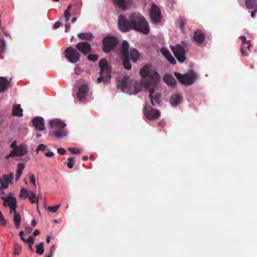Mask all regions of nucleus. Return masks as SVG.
I'll use <instances>...</instances> for the list:
<instances>
[{"label": "nucleus", "instance_id": "14", "mask_svg": "<svg viewBox=\"0 0 257 257\" xmlns=\"http://www.w3.org/2000/svg\"><path fill=\"white\" fill-rule=\"evenodd\" d=\"M1 199L4 200V206L10 207L13 205L17 204V202L16 198L13 196L12 193H9L7 197L2 196Z\"/></svg>", "mask_w": 257, "mask_h": 257}, {"label": "nucleus", "instance_id": "10", "mask_svg": "<svg viewBox=\"0 0 257 257\" xmlns=\"http://www.w3.org/2000/svg\"><path fill=\"white\" fill-rule=\"evenodd\" d=\"M170 49L180 63H182L185 60V52L182 46L180 45L175 46H170Z\"/></svg>", "mask_w": 257, "mask_h": 257}, {"label": "nucleus", "instance_id": "32", "mask_svg": "<svg viewBox=\"0 0 257 257\" xmlns=\"http://www.w3.org/2000/svg\"><path fill=\"white\" fill-rule=\"evenodd\" d=\"M72 7H73L72 5H69L67 7L65 11L64 12V16L66 22H67L69 20V18L70 17V12L71 11Z\"/></svg>", "mask_w": 257, "mask_h": 257}, {"label": "nucleus", "instance_id": "63", "mask_svg": "<svg viewBox=\"0 0 257 257\" xmlns=\"http://www.w3.org/2000/svg\"><path fill=\"white\" fill-rule=\"evenodd\" d=\"M21 239L24 242H26L27 240L23 236L22 237H21Z\"/></svg>", "mask_w": 257, "mask_h": 257}, {"label": "nucleus", "instance_id": "13", "mask_svg": "<svg viewBox=\"0 0 257 257\" xmlns=\"http://www.w3.org/2000/svg\"><path fill=\"white\" fill-rule=\"evenodd\" d=\"M76 48L84 55H86L91 50V45L86 42H81L78 43L76 45Z\"/></svg>", "mask_w": 257, "mask_h": 257}, {"label": "nucleus", "instance_id": "21", "mask_svg": "<svg viewBox=\"0 0 257 257\" xmlns=\"http://www.w3.org/2000/svg\"><path fill=\"white\" fill-rule=\"evenodd\" d=\"M115 6L119 8L125 10L126 9V4L131 2V0H113Z\"/></svg>", "mask_w": 257, "mask_h": 257}, {"label": "nucleus", "instance_id": "41", "mask_svg": "<svg viewBox=\"0 0 257 257\" xmlns=\"http://www.w3.org/2000/svg\"><path fill=\"white\" fill-rule=\"evenodd\" d=\"M68 150L71 152L73 154H80L81 151L75 148H69Z\"/></svg>", "mask_w": 257, "mask_h": 257}, {"label": "nucleus", "instance_id": "50", "mask_svg": "<svg viewBox=\"0 0 257 257\" xmlns=\"http://www.w3.org/2000/svg\"><path fill=\"white\" fill-rule=\"evenodd\" d=\"M61 23L59 22H56L53 26V29H56L60 27Z\"/></svg>", "mask_w": 257, "mask_h": 257}, {"label": "nucleus", "instance_id": "42", "mask_svg": "<svg viewBox=\"0 0 257 257\" xmlns=\"http://www.w3.org/2000/svg\"><path fill=\"white\" fill-rule=\"evenodd\" d=\"M7 224V221L6 219L4 218L2 212L0 211V224L3 225H6Z\"/></svg>", "mask_w": 257, "mask_h": 257}, {"label": "nucleus", "instance_id": "1", "mask_svg": "<svg viewBox=\"0 0 257 257\" xmlns=\"http://www.w3.org/2000/svg\"><path fill=\"white\" fill-rule=\"evenodd\" d=\"M118 25L120 31L122 33L128 32L131 30H134L145 35H147L150 32L149 23L144 16L137 12L130 14L128 19L123 15H120Z\"/></svg>", "mask_w": 257, "mask_h": 257}, {"label": "nucleus", "instance_id": "44", "mask_svg": "<svg viewBox=\"0 0 257 257\" xmlns=\"http://www.w3.org/2000/svg\"><path fill=\"white\" fill-rule=\"evenodd\" d=\"M241 39L242 40V43H244V45H246L247 47H250L249 42H246V38L244 36H241Z\"/></svg>", "mask_w": 257, "mask_h": 257}, {"label": "nucleus", "instance_id": "34", "mask_svg": "<svg viewBox=\"0 0 257 257\" xmlns=\"http://www.w3.org/2000/svg\"><path fill=\"white\" fill-rule=\"evenodd\" d=\"M14 253L15 255H18L20 254L22 250L21 246L18 243L15 242L14 244Z\"/></svg>", "mask_w": 257, "mask_h": 257}, {"label": "nucleus", "instance_id": "36", "mask_svg": "<svg viewBox=\"0 0 257 257\" xmlns=\"http://www.w3.org/2000/svg\"><path fill=\"white\" fill-rule=\"evenodd\" d=\"M29 194L30 192L28 193L27 190L24 188H22L20 191V197L21 198H26L29 196Z\"/></svg>", "mask_w": 257, "mask_h": 257}, {"label": "nucleus", "instance_id": "54", "mask_svg": "<svg viewBox=\"0 0 257 257\" xmlns=\"http://www.w3.org/2000/svg\"><path fill=\"white\" fill-rule=\"evenodd\" d=\"M254 11H252L251 13V17L253 18H255V14L257 12V8L256 9H253Z\"/></svg>", "mask_w": 257, "mask_h": 257}, {"label": "nucleus", "instance_id": "6", "mask_svg": "<svg viewBox=\"0 0 257 257\" xmlns=\"http://www.w3.org/2000/svg\"><path fill=\"white\" fill-rule=\"evenodd\" d=\"M174 75L181 83L185 85L193 84L197 78V75L194 72L184 74H181L179 72H175Z\"/></svg>", "mask_w": 257, "mask_h": 257}, {"label": "nucleus", "instance_id": "25", "mask_svg": "<svg viewBox=\"0 0 257 257\" xmlns=\"http://www.w3.org/2000/svg\"><path fill=\"white\" fill-rule=\"evenodd\" d=\"M128 43L126 41L123 40L121 44V53L122 56L128 55Z\"/></svg>", "mask_w": 257, "mask_h": 257}, {"label": "nucleus", "instance_id": "64", "mask_svg": "<svg viewBox=\"0 0 257 257\" xmlns=\"http://www.w3.org/2000/svg\"><path fill=\"white\" fill-rule=\"evenodd\" d=\"M77 20V18L76 17H74L72 19V23H74L76 22V21Z\"/></svg>", "mask_w": 257, "mask_h": 257}, {"label": "nucleus", "instance_id": "3", "mask_svg": "<svg viewBox=\"0 0 257 257\" xmlns=\"http://www.w3.org/2000/svg\"><path fill=\"white\" fill-rule=\"evenodd\" d=\"M117 87L122 91L130 94H137L140 92L142 89L140 84L130 80L128 76H124L117 84Z\"/></svg>", "mask_w": 257, "mask_h": 257}, {"label": "nucleus", "instance_id": "16", "mask_svg": "<svg viewBox=\"0 0 257 257\" xmlns=\"http://www.w3.org/2000/svg\"><path fill=\"white\" fill-rule=\"evenodd\" d=\"M34 126L37 131H43L45 130V122L44 119L39 116H37L32 119Z\"/></svg>", "mask_w": 257, "mask_h": 257}, {"label": "nucleus", "instance_id": "29", "mask_svg": "<svg viewBox=\"0 0 257 257\" xmlns=\"http://www.w3.org/2000/svg\"><path fill=\"white\" fill-rule=\"evenodd\" d=\"M245 6L248 9H257V0H245Z\"/></svg>", "mask_w": 257, "mask_h": 257}, {"label": "nucleus", "instance_id": "31", "mask_svg": "<svg viewBox=\"0 0 257 257\" xmlns=\"http://www.w3.org/2000/svg\"><path fill=\"white\" fill-rule=\"evenodd\" d=\"M21 221V216L19 213L15 214L14 215V223L17 228H19L20 226Z\"/></svg>", "mask_w": 257, "mask_h": 257}, {"label": "nucleus", "instance_id": "2", "mask_svg": "<svg viewBox=\"0 0 257 257\" xmlns=\"http://www.w3.org/2000/svg\"><path fill=\"white\" fill-rule=\"evenodd\" d=\"M141 76L143 79L142 83L145 89L150 92L149 97L152 105H159L161 102V95L159 93L153 94L155 92L154 88L160 80V77L155 70L150 66H145L141 70Z\"/></svg>", "mask_w": 257, "mask_h": 257}, {"label": "nucleus", "instance_id": "58", "mask_svg": "<svg viewBox=\"0 0 257 257\" xmlns=\"http://www.w3.org/2000/svg\"><path fill=\"white\" fill-rule=\"evenodd\" d=\"M31 224L33 226H35L36 225V221L35 219H33L31 221Z\"/></svg>", "mask_w": 257, "mask_h": 257}, {"label": "nucleus", "instance_id": "49", "mask_svg": "<svg viewBox=\"0 0 257 257\" xmlns=\"http://www.w3.org/2000/svg\"><path fill=\"white\" fill-rule=\"evenodd\" d=\"M241 53L242 55L247 56L248 55V54L247 53L246 50H245V48L243 47H241L240 49Z\"/></svg>", "mask_w": 257, "mask_h": 257}, {"label": "nucleus", "instance_id": "38", "mask_svg": "<svg viewBox=\"0 0 257 257\" xmlns=\"http://www.w3.org/2000/svg\"><path fill=\"white\" fill-rule=\"evenodd\" d=\"M178 27L181 30L184 29V26L185 25V21L183 19H180L177 20Z\"/></svg>", "mask_w": 257, "mask_h": 257}, {"label": "nucleus", "instance_id": "8", "mask_svg": "<svg viewBox=\"0 0 257 257\" xmlns=\"http://www.w3.org/2000/svg\"><path fill=\"white\" fill-rule=\"evenodd\" d=\"M144 112L145 117L149 120L157 119L161 116L159 110L154 109L151 106L147 103L146 104L144 107Z\"/></svg>", "mask_w": 257, "mask_h": 257}, {"label": "nucleus", "instance_id": "28", "mask_svg": "<svg viewBox=\"0 0 257 257\" xmlns=\"http://www.w3.org/2000/svg\"><path fill=\"white\" fill-rule=\"evenodd\" d=\"M123 57L122 65L126 70H130L132 68V65L130 62L129 55L122 56Z\"/></svg>", "mask_w": 257, "mask_h": 257}, {"label": "nucleus", "instance_id": "59", "mask_svg": "<svg viewBox=\"0 0 257 257\" xmlns=\"http://www.w3.org/2000/svg\"><path fill=\"white\" fill-rule=\"evenodd\" d=\"M33 229L31 227H27V231L29 233H30L32 231Z\"/></svg>", "mask_w": 257, "mask_h": 257}, {"label": "nucleus", "instance_id": "62", "mask_svg": "<svg viewBox=\"0 0 257 257\" xmlns=\"http://www.w3.org/2000/svg\"><path fill=\"white\" fill-rule=\"evenodd\" d=\"M88 159V156H84L83 157V161H86Z\"/></svg>", "mask_w": 257, "mask_h": 257}, {"label": "nucleus", "instance_id": "4", "mask_svg": "<svg viewBox=\"0 0 257 257\" xmlns=\"http://www.w3.org/2000/svg\"><path fill=\"white\" fill-rule=\"evenodd\" d=\"M99 66L100 71L99 77L97 78L98 83H107L109 82L111 78V71L106 59L105 58L101 59L99 62Z\"/></svg>", "mask_w": 257, "mask_h": 257}, {"label": "nucleus", "instance_id": "45", "mask_svg": "<svg viewBox=\"0 0 257 257\" xmlns=\"http://www.w3.org/2000/svg\"><path fill=\"white\" fill-rule=\"evenodd\" d=\"M30 181L31 183L33 184V185L36 187V182H35V178L34 177V175L33 174L30 175Z\"/></svg>", "mask_w": 257, "mask_h": 257}, {"label": "nucleus", "instance_id": "18", "mask_svg": "<svg viewBox=\"0 0 257 257\" xmlns=\"http://www.w3.org/2000/svg\"><path fill=\"white\" fill-rule=\"evenodd\" d=\"M194 39L198 45L202 44L205 40L204 33L200 30L196 31L194 33Z\"/></svg>", "mask_w": 257, "mask_h": 257}, {"label": "nucleus", "instance_id": "48", "mask_svg": "<svg viewBox=\"0 0 257 257\" xmlns=\"http://www.w3.org/2000/svg\"><path fill=\"white\" fill-rule=\"evenodd\" d=\"M15 155L14 153L11 151L9 154L6 156L5 158L6 159H9L11 157H15Z\"/></svg>", "mask_w": 257, "mask_h": 257}, {"label": "nucleus", "instance_id": "30", "mask_svg": "<svg viewBox=\"0 0 257 257\" xmlns=\"http://www.w3.org/2000/svg\"><path fill=\"white\" fill-rule=\"evenodd\" d=\"M25 168V165L23 163H19L17 166V170L16 173V180H18L21 177L23 170Z\"/></svg>", "mask_w": 257, "mask_h": 257}, {"label": "nucleus", "instance_id": "47", "mask_svg": "<svg viewBox=\"0 0 257 257\" xmlns=\"http://www.w3.org/2000/svg\"><path fill=\"white\" fill-rule=\"evenodd\" d=\"M19 146H17L16 142H13L11 145V148L12 149V150H15Z\"/></svg>", "mask_w": 257, "mask_h": 257}, {"label": "nucleus", "instance_id": "23", "mask_svg": "<svg viewBox=\"0 0 257 257\" xmlns=\"http://www.w3.org/2000/svg\"><path fill=\"white\" fill-rule=\"evenodd\" d=\"M131 59L134 62H137L140 57L139 51L136 49H133L131 50L130 54Z\"/></svg>", "mask_w": 257, "mask_h": 257}, {"label": "nucleus", "instance_id": "5", "mask_svg": "<svg viewBox=\"0 0 257 257\" xmlns=\"http://www.w3.org/2000/svg\"><path fill=\"white\" fill-rule=\"evenodd\" d=\"M50 125L52 128H57L56 130L50 131V134L58 139H61L67 135V131L64 128L65 124L59 120L56 119L50 122Z\"/></svg>", "mask_w": 257, "mask_h": 257}, {"label": "nucleus", "instance_id": "15", "mask_svg": "<svg viewBox=\"0 0 257 257\" xmlns=\"http://www.w3.org/2000/svg\"><path fill=\"white\" fill-rule=\"evenodd\" d=\"M11 78L10 80L5 77H0V93L5 92L9 88L12 87Z\"/></svg>", "mask_w": 257, "mask_h": 257}, {"label": "nucleus", "instance_id": "55", "mask_svg": "<svg viewBox=\"0 0 257 257\" xmlns=\"http://www.w3.org/2000/svg\"><path fill=\"white\" fill-rule=\"evenodd\" d=\"M40 231H39V230L36 229V230H35L34 231V232H33V235H34V236H37V235H39V234H40Z\"/></svg>", "mask_w": 257, "mask_h": 257}, {"label": "nucleus", "instance_id": "26", "mask_svg": "<svg viewBox=\"0 0 257 257\" xmlns=\"http://www.w3.org/2000/svg\"><path fill=\"white\" fill-rule=\"evenodd\" d=\"M78 37L83 40H91L94 38V36L91 33H81L78 34Z\"/></svg>", "mask_w": 257, "mask_h": 257}, {"label": "nucleus", "instance_id": "20", "mask_svg": "<svg viewBox=\"0 0 257 257\" xmlns=\"http://www.w3.org/2000/svg\"><path fill=\"white\" fill-rule=\"evenodd\" d=\"M15 154V157H22L27 153V148L23 146H19L15 150H12Z\"/></svg>", "mask_w": 257, "mask_h": 257}, {"label": "nucleus", "instance_id": "19", "mask_svg": "<svg viewBox=\"0 0 257 257\" xmlns=\"http://www.w3.org/2000/svg\"><path fill=\"white\" fill-rule=\"evenodd\" d=\"M161 52L171 64L175 65L176 63V61L170 53L169 51L165 48H162Z\"/></svg>", "mask_w": 257, "mask_h": 257}, {"label": "nucleus", "instance_id": "33", "mask_svg": "<svg viewBox=\"0 0 257 257\" xmlns=\"http://www.w3.org/2000/svg\"><path fill=\"white\" fill-rule=\"evenodd\" d=\"M36 252L37 254H38L39 255H42L44 253V243L43 242L36 245Z\"/></svg>", "mask_w": 257, "mask_h": 257}, {"label": "nucleus", "instance_id": "56", "mask_svg": "<svg viewBox=\"0 0 257 257\" xmlns=\"http://www.w3.org/2000/svg\"><path fill=\"white\" fill-rule=\"evenodd\" d=\"M65 32H68L70 29V25L66 24V25H65Z\"/></svg>", "mask_w": 257, "mask_h": 257}, {"label": "nucleus", "instance_id": "17", "mask_svg": "<svg viewBox=\"0 0 257 257\" xmlns=\"http://www.w3.org/2000/svg\"><path fill=\"white\" fill-rule=\"evenodd\" d=\"M88 90L89 88L87 85L83 84L80 86L77 94L78 99L81 101L84 100Z\"/></svg>", "mask_w": 257, "mask_h": 257}, {"label": "nucleus", "instance_id": "37", "mask_svg": "<svg viewBox=\"0 0 257 257\" xmlns=\"http://www.w3.org/2000/svg\"><path fill=\"white\" fill-rule=\"evenodd\" d=\"M60 206L61 205L59 204L54 206H48L47 208L50 212L52 213H55L57 211L58 208L60 207Z\"/></svg>", "mask_w": 257, "mask_h": 257}, {"label": "nucleus", "instance_id": "9", "mask_svg": "<svg viewBox=\"0 0 257 257\" xmlns=\"http://www.w3.org/2000/svg\"><path fill=\"white\" fill-rule=\"evenodd\" d=\"M66 58L71 63H76L79 61L80 55L74 48L69 47L64 51Z\"/></svg>", "mask_w": 257, "mask_h": 257}, {"label": "nucleus", "instance_id": "7", "mask_svg": "<svg viewBox=\"0 0 257 257\" xmlns=\"http://www.w3.org/2000/svg\"><path fill=\"white\" fill-rule=\"evenodd\" d=\"M118 43V41L116 37L108 35L102 41L103 51L108 53L115 48Z\"/></svg>", "mask_w": 257, "mask_h": 257}, {"label": "nucleus", "instance_id": "12", "mask_svg": "<svg viewBox=\"0 0 257 257\" xmlns=\"http://www.w3.org/2000/svg\"><path fill=\"white\" fill-rule=\"evenodd\" d=\"M14 178L13 173H10L8 175H3L0 177V190H3L4 189L8 188L9 184L12 183V180Z\"/></svg>", "mask_w": 257, "mask_h": 257}, {"label": "nucleus", "instance_id": "61", "mask_svg": "<svg viewBox=\"0 0 257 257\" xmlns=\"http://www.w3.org/2000/svg\"><path fill=\"white\" fill-rule=\"evenodd\" d=\"M68 160L69 162H74L73 159L71 157L68 158Z\"/></svg>", "mask_w": 257, "mask_h": 257}, {"label": "nucleus", "instance_id": "39", "mask_svg": "<svg viewBox=\"0 0 257 257\" xmlns=\"http://www.w3.org/2000/svg\"><path fill=\"white\" fill-rule=\"evenodd\" d=\"M98 55L96 54L92 55V54H89L87 56V59L89 61H91L93 62H95L98 59Z\"/></svg>", "mask_w": 257, "mask_h": 257}, {"label": "nucleus", "instance_id": "53", "mask_svg": "<svg viewBox=\"0 0 257 257\" xmlns=\"http://www.w3.org/2000/svg\"><path fill=\"white\" fill-rule=\"evenodd\" d=\"M67 166L70 169H71L73 167L74 165V162H68L67 164Z\"/></svg>", "mask_w": 257, "mask_h": 257}, {"label": "nucleus", "instance_id": "43", "mask_svg": "<svg viewBox=\"0 0 257 257\" xmlns=\"http://www.w3.org/2000/svg\"><path fill=\"white\" fill-rule=\"evenodd\" d=\"M17 207V204H15V205H12V206H11L10 208L11 209V211H10V213H14V215L15 214H18V213L16 211V208Z\"/></svg>", "mask_w": 257, "mask_h": 257}, {"label": "nucleus", "instance_id": "57", "mask_svg": "<svg viewBox=\"0 0 257 257\" xmlns=\"http://www.w3.org/2000/svg\"><path fill=\"white\" fill-rule=\"evenodd\" d=\"M54 250H55V246H54V245H53L50 247V253H53V252L54 251Z\"/></svg>", "mask_w": 257, "mask_h": 257}, {"label": "nucleus", "instance_id": "24", "mask_svg": "<svg viewBox=\"0 0 257 257\" xmlns=\"http://www.w3.org/2000/svg\"><path fill=\"white\" fill-rule=\"evenodd\" d=\"M164 81L169 85L174 86L176 83L175 79L170 74H166L163 77Z\"/></svg>", "mask_w": 257, "mask_h": 257}, {"label": "nucleus", "instance_id": "51", "mask_svg": "<svg viewBox=\"0 0 257 257\" xmlns=\"http://www.w3.org/2000/svg\"><path fill=\"white\" fill-rule=\"evenodd\" d=\"M27 240V241L26 242H29L31 244H33L34 243V239L33 238V237L32 236H30L28 239H26Z\"/></svg>", "mask_w": 257, "mask_h": 257}, {"label": "nucleus", "instance_id": "60", "mask_svg": "<svg viewBox=\"0 0 257 257\" xmlns=\"http://www.w3.org/2000/svg\"><path fill=\"white\" fill-rule=\"evenodd\" d=\"M46 241L47 243H49L50 241V236L48 235L46 237Z\"/></svg>", "mask_w": 257, "mask_h": 257}, {"label": "nucleus", "instance_id": "52", "mask_svg": "<svg viewBox=\"0 0 257 257\" xmlns=\"http://www.w3.org/2000/svg\"><path fill=\"white\" fill-rule=\"evenodd\" d=\"M45 155H46V156H47L48 157H52L54 155V154L53 152H46L45 153Z\"/></svg>", "mask_w": 257, "mask_h": 257}, {"label": "nucleus", "instance_id": "35", "mask_svg": "<svg viewBox=\"0 0 257 257\" xmlns=\"http://www.w3.org/2000/svg\"><path fill=\"white\" fill-rule=\"evenodd\" d=\"M28 198H29V200H30L32 203H37V204H38V198L36 197L34 192H30V194L29 196H28Z\"/></svg>", "mask_w": 257, "mask_h": 257}, {"label": "nucleus", "instance_id": "22", "mask_svg": "<svg viewBox=\"0 0 257 257\" xmlns=\"http://www.w3.org/2000/svg\"><path fill=\"white\" fill-rule=\"evenodd\" d=\"M23 110L21 108L20 104H16L13 106L12 110V114L16 116H22Z\"/></svg>", "mask_w": 257, "mask_h": 257}, {"label": "nucleus", "instance_id": "11", "mask_svg": "<svg viewBox=\"0 0 257 257\" xmlns=\"http://www.w3.org/2000/svg\"><path fill=\"white\" fill-rule=\"evenodd\" d=\"M152 23L158 24L161 20V13L160 9L155 5H153L150 12Z\"/></svg>", "mask_w": 257, "mask_h": 257}, {"label": "nucleus", "instance_id": "46", "mask_svg": "<svg viewBox=\"0 0 257 257\" xmlns=\"http://www.w3.org/2000/svg\"><path fill=\"white\" fill-rule=\"evenodd\" d=\"M58 153L60 155H64L66 153V151L63 148H58L57 149Z\"/></svg>", "mask_w": 257, "mask_h": 257}, {"label": "nucleus", "instance_id": "40", "mask_svg": "<svg viewBox=\"0 0 257 257\" xmlns=\"http://www.w3.org/2000/svg\"><path fill=\"white\" fill-rule=\"evenodd\" d=\"M46 146L44 144H40L38 147H37L36 152L37 153H38L39 151H45L46 149Z\"/></svg>", "mask_w": 257, "mask_h": 257}, {"label": "nucleus", "instance_id": "27", "mask_svg": "<svg viewBox=\"0 0 257 257\" xmlns=\"http://www.w3.org/2000/svg\"><path fill=\"white\" fill-rule=\"evenodd\" d=\"M182 100V97L179 94L173 95L170 99V103L172 105H177Z\"/></svg>", "mask_w": 257, "mask_h": 257}]
</instances>
